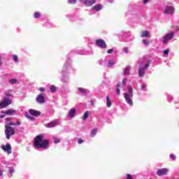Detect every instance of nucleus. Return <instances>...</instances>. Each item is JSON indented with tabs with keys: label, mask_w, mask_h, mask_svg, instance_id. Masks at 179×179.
Wrapping results in <instances>:
<instances>
[{
	"label": "nucleus",
	"mask_w": 179,
	"mask_h": 179,
	"mask_svg": "<svg viewBox=\"0 0 179 179\" xmlns=\"http://www.w3.org/2000/svg\"><path fill=\"white\" fill-rule=\"evenodd\" d=\"M44 139L43 134L36 136L34 139V146L37 149H48L50 148V140Z\"/></svg>",
	"instance_id": "nucleus-1"
},
{
	"label": "nucleus",
	"mask_w": 179,
	"mask_h": 179,
	"mask_svg": "<svg viewBox=\"0 0 179 179\" xmlns=\"http://www.w3.org/2000/svg\"><path fill=\"white\" fill-rule=\"evenodd\" d=\"M12 96V94H6L2 101L0 102V109L6 108L8 106H10V104H12V99H10Z\"/></svg>",
	"instance_id": "nucleus-2"
},
{
	"label": "nucleus",
	"mask_w": 179,
	"mask_h": 179,
	"mask_svg": "<svg viewBox=\"0 0 179 179\" xmlns=\"http://www.w3.org/2000/svg\"><path fill=\"white\" fill-rule=\"evenodd\" d=\"M12 124H10V122L5 124V134L6 139H10V137L15 135V127H11Z\"/></svg>",
	"instance_id": "nucleus-3"
},
{
	"label": "nucleus",
	"mask_w": 179,
	"mask_h": 179,
	"mask_svg": "<svg viewBox=\"0 0 179 179\" xmlns=\"http://www.w3.org/2000/svg\"><path fill=\"white\" fill-rule=\"evenodd\" d=\"M95 44L96 47H99V48H107V43H106V41L101 38L96 39L95 41Z\"/></svg>",
	"instance_id": "nucleus-4"
},
{
	"label": "nucleus",
	"mask_w": 179,
	"mask_h": 179,
	"mask_svg": "<svg viewBox=\"0 0 179 179\" xmlns=\"http://www.w3.org/2000/svg\"><path fill=\"white\" fill-rule=\"evenodd\" d=\"M1 149L3 150V152H6L7 155H10V153H12V146L9 143L2 145Z\"/></svg>",
	"instance_id": "nucleus-5"
},
{
	"label": "nucleus",
	"mask_w": 179,
	"mask_h": 179,
	"mask_svg": "<svg viewBox=\"0 0 179 179\" xmlns=\"http://www.w3.org/2000/svg\"><path fill=\"white\" fill-rule=\"evenodd\" d=\"M176 12V8L173 6H167L164 10L165 15H173Z\"/></svg>",
	"instance_id": "nucleus-6"
},
{
	"label": "nucleus",
	"mask_w": 179,
	"mask_h": 179,
	"mask_svg": "<svg viewBox=\"0 0 179 179\" xmlns=\"http://www.w3.org/2000/svg\"><path fill=\"white\" fill-rule=\"evenodd\" d=\"M126 83H127V79H123L122 83L117 84L116 92H117V94H118V96H120L121 94V91L120 90V87H122L123 86H125Z\"/></svg>",
	"instance_id": "nucleus-7"
},
{
	"label": "nucleus",
	"mask_w": 179,
	"mask_h": 179,
	"mask_svg": "<svg viewBox=\"0 0 179 179\" xmlns=\"http://www.w3.org/2000/svg\"><path fill=\"white\" fill-rule=\"evenodd\" d=\"M174 37V33L166 34L164 37L163 43L164 44H167V41H170Z\"/></svg>",
	"instance_id": "nucleus-8"
},
{
	"label": "nucleus",
	"mask_w": 179,
	"mask_h": 179,
	"mask_svg": "<svg viewBox=\"0 0 179 179\" xmlns=\"http://www.w3.org/2000/svg\"><path fill=\"white\" fill-rule=\"evenodd\" d=\"M36 100L37 103H38V104H44V103H45V99L43 94H38L36 96Z\"/></svg>",
	"instance_id": "nucleus-9"
},
{
	"label": "nucleus",
	"mask_w": 179,
	"mask_h": 179,
	"mask_svg": "<svg viewBox=\"0 0 179 179\" xmlns=\"http://www.w3.org/2000/svg\"><path fill=\"white\" fill-rule=\"evenodd\" d=\"M124 99L127 101V103L129 106H134V102L132 101V97H131L127 93H124Z\"/></svg>",
	"instance_id": "nucleus-10"
},
{
	"label": "nucleus",
	"mask_w": 179,
	"mask_h": 179,
	"mask_svg": "<svg viewBox=\"0 0 179 179\" xmlns=\"http://www.w3.org/2000/svg\"><path fill=\"white\" fill-rule=\"evenodd\" d=\"M167 173H169L168 169H160L158 170V171L156 173V174L157 176H159V177H160L162 176H166V174H167Z\"/></svg>",
	"instance_id": "nucleus-11"
},
{
	"label": "nucleus",
	"mask_w": 179,
	"mask_h": 179,
	"mask_svg": "<svg viewBox=\"0 0 179 179\" xmlns=\"http://www.w3.org/2000/svg\"><path fill=\"white\" fill-rule=\"evenodd\" d=\"M81 2H83L85 6H92V5L96 3V0H81Z\"/></svg>",
	"instance_id": "nucleus-12"
},
{
	"label": "nucleus",
	"mask_w": 179,
	"mask_h": 179,
	"mask_svg": "<svg viewBox=\"0 0 179 179\" xmlns=\"http://www.w3.org/2000/svg\"><path fill=\"white\" fill-rule=\"evenodd\" d=\"M29 113L34 117H38V115H41V112L36 110L34 109H29Z\"/></svg>",
	"instance_id": "nucleus-13"
},
{
	"label": "nucleus",
	"mask_w": 179,
	"mask_h": 179,
	"mask_svg": "<svg viewBox=\"0 0 179 179\" xmlns=\"http://www.w3.org/2000/svg\"><path fill=\"white\" fill-rule=\"evenodd\" d=\"M58 124H59V122H58V120H55L52 122H49L47 124V128H54V127H57V125H58Z\"/></svg>",
	"instance_id": "nucleus-14"
},
{
	"label": "nucleus",
	"mask_w": 179,
	"mask_h": 179,
	"mask_svg": "<svg viewBox=\"0 0 179 179\" xmlns=\"http://www.w3.org/2000/svg\"><path fill=\"white\" fill-rule=\"evenodd\" d=\"M145 69L142 68H138V76H140L141 78H142V76H145Z\"/></svg>",
	"instance_id": "nucleus-15"
},
{
	"label": "nucleus",
	"mask_w": 179,
	"mask_h": 179,
	"mask_svg": "<svg viewBox=\"0 0 179 179\" xmlns=\"http://www.w3.org/2000/svg\"><path fill=\"white\" fill-rule=\"evenodd\" d=\"M15 113H16V110L8 109V110L3 112V114H5L6 115H12L13 114H15Z\"/></svg>",
	"instance_id": "nucleus-16"
},
{
	"label": "nucleus",
	"mask_w": 179,
	"mask_h": 179,
	"mask_svg": "<svg viewBox=\"0 0 179 179\" xmlns=\"http://www.w3.org/2000/svg\"><path fill=\"white\" fill-rule=\"evenodd\" d=\"M75 113H76V108L71 109L69 113V116L71 117V118H73V117H75Z\"/></svg>",
	"instance_id": "nucleus-17"
},
{
	"label": "nucleus",
	"mask_w": 179,
	"mask_h": 179,
	"mask_svg": "<svg viewBox=\"0 0 179 179\" xmlns=\"http://www.w3.org/2000/svg\"><path fill=\"white\" fill-rule=\"evenodd\" d=\"M97 135V129H93L90 132L91 138H94Z\"/></svg>",
	"instance_id": "nucleus-18"
},
{
	"label": "nucleus",
	"mask_w": 179,
	"mask_h": 179,
	"mask_svg": "<svg viewBox=\"0 0 179 179\" xmlns=\"http://www.w3.org/2000/svg\"><path fill=\"white\" fill-rule=\"evenodd\" d=\"M111 99H110V96H106V105L107 107L110 108L111 107Z\"/></svg>",
	"instance_id": "nucleus-19"
},
{
	"label": "nucleus",
	"mask_w": 179,
	"mask_h": 179,
	"mask_svg": "<svg viewBox=\"0 0 179 179\" xmlns=\"http://www.w3.org/2000/svg\"><path fill=\"white\" fill-rule=\"evenodd\" d=\"M128 92H129L128 95L130 97H134V93L132 92H133L132 87H131V86L129 87Z\"/></svg>",
	"instance_id": "nucleus-20"
},
{
	"label": "nucleus",
	"mask_w": 179,
	"mask_h": 179,
	"mask_svg": "<svg viewBox=\"0 0 179 179\" xmlns=\"http://www.w3.org/2000/svg\"><path fill=\"white\" fill-rule=\"evenodd\" d=\"M149 36V31H145L141 34V37L142 38H145V37H148Z\"/></svg>",
	"instance_id": "nucleus-21"
},
{
	"label": "nucleus",
	"mask_w": 179,
	"mask_h": 179,
	"mask_svg": "<svg viewBox=\"0 0 179 179\" xmlns=\"http://www.w3.org/2000/svg\"><path fill=\"white\" fill-rule=\"evenodd\" d=\"M24 116H25L26 118H27L28 120H31V121H33V120H34V117L30 116V115H29V113H27V112L25 113Z\"/></svg>",
	"instance_id": "nucleus-22"
},
{
	"label": "nucleus",
	"mask_w": 179,
	"mask_h": 179,
	"mask_svg": "<svg viewBox=\"0 0 179 179\" xmlns=\"http://www.w3.org/2000/svg\"><path fill=\"white\" fill-rule=\"evenodd\" d=\"M8 83H10V85H15L16 83H17V80L13 78L8 80Z\"/></svg>",
	"instance_id": "nucleus-23"
},
{
	"label": "nucleus",
	"mask_w": 179,
	"mask_h": 179,
	"mask_svg": "<svg viewBox=\"0 0 179 179\" xmlns=\"http://www.w3.org/2000/svg\"><path fill=\"white\" fill-rule=\"evenodd\" d=\"M89 117V111H85L84 115H83V120L84 121H86V120H87V118Z\"/></svg>",
	"instance_id": "nucleus-24"
},
{
	"label": "nucleus",
	"mask_w": 179,
	"mask_h": 179,
	"mask_svg": "<svg viewBox=\"0 0 179 179\" xmlns=\"http://www.w3.org/2000/svg\"><path fill=\"white\" fill-rule=\"evenodd\" d=\"M94 9H95V10H97V12H99V10L101 9V5L96 4L94 6Z\"/></svg>",
	"instance_id": "nucleus-25"
},
{
	"label": "nucleus",
	"mask_w": 179,
	"mask_h": 179,
	"mask_svg": "<svg viewBox=\"0 0 179 179\" xmlns=\"http://www.w3.org/2000/svg\"><path fill=\"white\" fill-rule=\"evenodd\" d=\"M34 16L35 19H38L41 16V13L40 12H35Z\"/></svg>",
	"instance_id": "nucleus-26"
},
{
	"label": "nucleus",
	"mask_w": 179,
	"mask_h": 179,
	"mask_svg": "<svg viewBox=\"0 0 179 179\" xmlns=\"http://www.w3.org/2000/svg\"><path fill=\"white\" fill-rule=\"evenodd\" d=\"M50 92L51 93H55L57 92V87L54 85L50 86Z\"/></svg>",
	"instance_id": "nucleus-27"
},
{
	"label": "nucleus",
	"mask_w": 179,
	"mask_h": 179,
	"mask_svg": "<svg viewBox=\"0 0 179 179\" xmlns=\"http://www.w3.org/2000/svg\"><path fill=\"white\" fill-rule=\"evenodd\" d=\"M10 125H13V127H16V125H22V123L20 121H17L15 123L10 122Z\"/></svg>",
	"instance_id": "nucleus-28"
},
{
	"label": "nucleus",
	"mask_w": 179,
	"mask_h": 179,
	"mask_svg": "<svg viewBox=\"0 0 179 179\" xmlns=\"http://www.w3.org/2000/svg\"><path fill=\"white\" fill-rule=\"evenodd\" d=\"M78 90L80 91V93H84V94L87 93L86 90L85 88H83V87H79L78 89Z\"/></svg>",
	"instance_id": "nucleus-29"
},
{
	"label": "nucleus",
	"mask_w": 179,
	"mask_h": 179,
	"mask_svg": "<svg viewBox=\"0 0 179 179\" xmlns=\"http://www.w3.org/2000/svg\"><path fill=\"white\" fill-rule=\"evenodd\" d=\"M13 59H14V61H15V62H19V58L17 57V55H14L13 56Z\"/></svg>",
	"instance_id": "nucleus-30"
},
{
	"label": "nucleus",
	"mask_w": 179,
	"mask_h": 179,
	"mask_svg": "<svg viewBox=\"0 0 179 179\" xmlns=\"http://www.w3.org/2000/svg\"><path fill=\"white\" fill-rule=\"evenodd\" d=\"M123 51L125 54H128V52H129V49L128 48V47H125L124 49H123Z\"/></svg>",
	"instance_id": "nucleus-31"
},
{
	"label": "nucleus",
	"mask_w": 179,
	"mask_h": 179,
	"mask_svg": "<svg viewBox=\"0 0 179 179\" xmlns=\"http://www.w3.org/2000/svg\"><path fill=\"white\" fill-rule=\"evenodd\" d=\"M113 65H114V62L113 60H109L108 66H113Z\"/></svg>",
	"instance_id": "nucleus-32"
},
{
	"label": "nucleus",
	"mask_w": 179,
	"mask_h": 179,
	"mask_svg": "<svg viewBox=\"0 0 179 179\" xmlns=\"http://www.w3.org/2000/svg\"><path fill=\"white\" fill-rule=\"evenodd\" d=\"M124 75H128V73H129V67H127L124 69Z\"/></svg>",
	"instance_id": "nucleus-33"
},
{
	"label": "nucleus",
	"mask_w": 179,
	"mask_h": 179,
	"mask_svg": "<svg viewBox=\"0 0 179 179\" xmlns=\"http://www.w3.org/2000/svg\"><path fill=\"white\" fill-rule=\"evenodd\" d=\"M61 140L59 138H54V143H59Z\"/></svg>",
	"instance_id": "nucleus-34"
},
{
	"label": "nucleus",
	"mask_w": 179,
	"mask_h": 179,
	"mask_svg": "<svg viewBox=\"0 0 179 179\" xmlns=\"http://www.w3.org/2000/svg\"><path fill=\"white\" fill-rule=\"evenodd\" d=\"M125 179H134V178H132V176L131 174L127 173Z\"/></svg>",
	"instance_id": "nucleus-35"
},
{
	"label": "nucleus",
	"mask_w": 179,
	"mask_h": 179,
	"mask_svg": "<svg viewBox=\"0 0 179 179\" xmlns=\"http://www.w3.org/2000/svg\"><path fill=\"white\" fill-rule=\"evenodd\" d=\"M114 52V49H109L107 50V54H113Z\"/></svg>",
	"instance_id": "nucleus-36"
},
{
	"label": "nucleus",
	"mask_w": 179,
	"mask_h": 179,
	"mask_svg": "<svg viewBox=\"0 0 179 179\" xmlns=\"http://www.w3.org/2000/svg\"><path fill=\"white\" fill-rule=\"evenodd\" d=\"M143 43L145 44V45H149V41L148 40H143Z\"/></svg>",
	"instance_id": "nucleus-37"
},
{
	"label": "nucleus",
	"mask_w": 179,
	"mask_h": 179,
	"mask_svg": "<svg viewBox=\"0 0 179 179\" xmlns=\"http://www.w3.org/2000/svg\"><path fill=\"white\" fill-rule=\"evenodd\" d=\"M170 157L172 159V160H176V159H177L173 154L170 155Z\"/></svg>",
	"instance_id": "nucleus-38"
},
{
	"label": "nucleus",
	"mask_w": 179,
	"mask_h": 179,
	"mask_svg": "<svg viewBox=\"0 0 179 179\" xmlns=\"http://www.w3.org/2000/svg\"><path fill=\"white\" fill-rule=\"evenodd\" d=\"M78 0H69V3H76Z\"/></svg>",
	"instance_id": "nucleus-39"
},
{
	"label": "nucleus",
	"mask_w": 179,
	"mask_h": 179,
	"mask_svg": "<svg viewBox=\"0 0 179 179\" xmlns=\"http://www.w3.org/2000/svg\"><path fill=\"white\" fill-rule=\"evenodd\" d=\"M12 120H13V117L6 118V120L7 122H10V121H12Z\"/></svg>",
	"instance_id": "nucleus-40"
},
{
	"label": "nucleus",
	"mask_w": 179,
	"mask_h": 179,
	"mask_svg": "<svg viewBox=\"0 0 179 179\" xmlns=\"http://www.w3.org/2000/svg\"><path fill=\"white\" fill-rule=\"evenodd\" d=\"M83 142H85L82 138H78V143L80 144V143H83Z\"/></svg>",
	"instance_id": "nucleus-41"
},
{
	"label": "nucleus",
	"mask_w": 179,
	"mask_h": 179,
	"mask_svg": "<svg viewBox=\"0 0 179 179\" xmlns=\"http://www.w3.org/2000/svg\"><path fill=\"white\" fill-rule=\"evenodd\" d=\"M169 50H165L164 51V54L165 55H169Z\"/></svg>",
	"instance_id": "nucleus-42"
},
{
	"label": "nucleus",
	"mask_w": 179,
	"mask_h": 179,
	"mask_svg": "<svg viewBox=\"0 0 179 179\" xmlns=\"http://www.w3.org/2000/svg\"><path fill=\"white\" fill-rule=\"evenodd\" d=\"M40 92H45V88L44 87H40L39 88Z\"/></svg>",
	"instance_id": "nucleus-43"
},
{
	"label": "nucleus",
	"mask_w": 179,
	"mask_h": 179,
	"mask_svg": "<svg viewBox=\"0 0 179 179\" xmlns=\"http://www.w3.org/2000/svg\"><path fill=\"white\" fill-rule=\"evenodd\" d=\"M9 173H10V174H12L13 173H15V169H9Z\"/></svg>",
	"instance_id": "nucleus-44"
},
{
	"label": "nucleus",
	"mask_w": 179,
	"mask_h": 179,
	"mask_svg": "<svg viewBox=\"0 0 179 179\" xmlns=\"http://www.w3.org/2000/svg\"><path fill=\"white\" fill-rule=\"evenodd\" d=\"M151 0H143V3L146 4L148 2H149Z\"/></svg>",
	"instance_id": "nucleus-45"
},
{
	"label": "nucleus",
	"mask_w": 179,
	"mask_h": 179,
	"mask_svg": "<svg viewBox=\"0 0 179 179\" xmlns=\"http://www.w3.org/2000/svg\"><path fill=\"white\" fill-rule=\"evenodd\" d=\"M148 66H149V63L145 64L144 69L146 71V68H148Z\"/></svg>",
	"instance_id": "nucleus-46"
},
{
	"label": "nucleus",
	"mask_w": 179,
	"mask_h": 179,
	"mask_svg": "<svg viewBox=\"0 0 179 179\" xmlns=\"http://www.w3.org/2000/svg\"><path fill=\"white\" fill-rule=\"evenodd\" d=\"M3 176V173L2 172V170H0V177H2Z\"/></svg>",
	"instance_id": "nucleus-47"
},
{
	"label": "nucleus",
	"mask_w": 179,
	"mask_h": 179,
	"mask_svg": "<svg viewBox=\"0 0 179 179\" xmlns=\"http://www.w3.org/2000/svg\"><path fill=\"white\" fill-rule=\"evenodd\" d=\"M91 104H92V106H94V101L91 100Z\"/></svg>",
	"instance_id": "nucleus-48"
},
{
	"label": "nucleus",
	"mask_w": 179,
	"mask_h": 179,
	"mask_svg": "<svg viewBox=\"0 0 179 179\" xmlns=\"http://www.w3.org/2000/svg\"><path fill=\"white\" fill-rule=\"evenodd\" d=\"M0 118H5V115H0Z\"/></svg>",
	"instance_id": "nucleus-49"
},
{
	"label": "nucleus",
	"mask_w": 179,
	"mask_h": 179,
	"mask_svg": "<svg viewBox=\"0 0 179 179\" xmlns=\"http://www.w3.org/2000/svg\"><path fill=\"white\" fill-rule=\"evenodd\" d=\"M1 58H2V57L0 56V66L2 65V60L1 59Z\"/></svg>",
	"instance_id": "nucleus-50"
},
{
	"label": "nucleus",
	"mask_w": 179,
	"mask_h": 179,
	"mask_svg": "<svg viewBox=\"0 0 179 179\" xmlns=\"http://www.w3.org/2000/svg\"><path fill=\"white\" fill-rule=\"evenodd\" d=\"M145 87H146V85H142L143 89H145Z\"/></svg>",
	"instance_id": "nucleus-51"
}]
</instances>
